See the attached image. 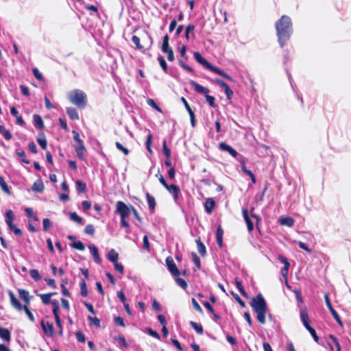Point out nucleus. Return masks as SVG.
<instances>
[{
    "label": "nucleus",
    "instance_id": "obj_1",
    "mask_svg": "<svg viewBox=\"0 0 351 351\" xmlns=\"http://www.w3.org/2000/svg\"><path fill=\"white\" fill-rule=\"evenodd\" d=\"M275 29L278 43L283 47L287 40H289L292 33V21L287 15H282L275 23Z\"/></svg>",
    "mask_w": 351,
    "mask_h": 351
},
{
    "label": "nucleus",
    "instance_id": "obj_2",
    "mask_svg": "<svg viewBox=\"0 0 351 351\" xmlns=\"http://www.w3.org/2000/svg\"><path fill=\"white\" fill-rule=\"evenodd\" d=\"M253 311L256 313V319L261 324H265L267 306L265 300L261 293L257 294L250 302Z\"/></svg>",
    "mask_w": 351,
    "mask_h": 351
},
{
    "label": "nucleus",
    "instance_id": "obj_3",
    "mask_svg": "<svg viewBox=\"0 0 351 351\" xmlns=\"http://www.w3.org/2000/svg\"><path fill=\"white\" fill-rule=\"evenodd\" d=\"M194 58L195 60L201 64L202 66H204L207 69L214 72L215 73H217L224 78L230 80V82H233L234 80L232 77L227 73L224 72L223 71L221 70L220 69L213 66L209 62H208L202 55L199 52L195 51L193 53Z\"/></svg>",
    "mask_w": 351,
    "mask_h": 351
},
{
    "label": "nucleus",
    "instance_id": "obj_4",
    "mask_svg": "<svg viewBox=\"0 0 351 351\" xmlns=\"http://www.w3.org/2000/svg\"><path fill=\"white\" fill-rule=\"evenodd\" d=\"M69 99L80 108H84L86 106V95L82 90H73L69 95Z\"/></svg>",
    "mask_w": 351,
    "mask_h": 351
},
{
    "label": "nucleus",
    "instance_id": "obj_5",
    "mask_svg": "<svg viewBox=\"0 0 351 351\" xmlns=\"http://www.w3.org/2000/svg\"><path fill=\"white\" fill-rule=\"evenodd\" d=\"M300 316L305 328L310 332L315 341L318 343L319 337L317 335L315 330L310 325V319L306 307L304 306L300 309Z\"/></svg>",
    "mask_w": 351,
    "mask_h": 351
},
{
    "label": "nucleus",
    "instance_id": "obj_6",
    "mask_svg": "<svg viewBox=\"0 0 351 351\" xmlns=\"http://www.w3.org/2000/svg\"><path fill=\"white\" fill-rule=\"evenodd\" d=\"M189 83L197 93L205 95V99L210 106L213 108H215L217 106L215 97L212 95H208L210 92V90L208 88L204 87L194 80H191Z\"/></svg>",
    "mask_w": 351,
    "mask_h": 351
},
{
    "label": "nucleus",
    "instance_id": "obj_7",
    "mask_svg": "<svg viewBox=\"0 0 351 351\" xmlns=\"http://www.w3.org/2000/svg\"><path fill=\"white\" fill-rule=\"evenodd\" d=\"M143 42L145 45H142L140 43L141 39L136 35H134L132 37V40L134 44L136 45V47L139 49L145 51V49H149L152 45V36L149 34H146L142 37Z\"/></svg>",
    "mask_w": 351,
    "mask_h": 351
},
{
    "label": "nucleus",
    "instance_id": "obj_8",
    "mask_svg": "<svg viewBox=\"0 0 351 351\" xmlns=\"http://www.w3.org/2000/svg\"><path fill=\"white\" fill-rule=\"evenodd\" d=\"M8 295L10 297L12 306L16 310L21 311L23 309H25V307L29 308V306L30 305V298L23 300L25 304L24 305H22L12 291H8Z\"/></svg>",
    "mask_w": 351,
    "mask_h": 351
},
{
    "label": "nucleus",
    "instance_id": "obj_9",
    "mask_svg": "<svg viewBox=\"0 0 351 351\" xmlns=\"http://www.w3.org/2000/svg\"><path fill=\"white\" fill-rule=\"evenodd\" d=\"M116 212L121 217L127 218L131 212V206L128 207L123 202L118 201L116 204Z\"/></svg>",
    "mask_w": 351,
    "mask_h": 351
},
{
    "label": "nucleus",
    "instance_id": "obj_10",
    "mask_svg": "<svg viewBox=\"0 0 351 351\" xmlns=\"http://www.w3.org/2000/svg\"><path fill=\"white\" fill-rule=\"evenodd\" d=\"M166 266L168 271L174 277H178L180 275V271L176 266L171 256H167L165 259Z\"/></svg>",
    "mask_w": 351,
    "mask_h": 351
},
{
    "label": "nucleus",
    "instance_id": "obj_11",
    "mask_svg": "<svg viewBox=\"0 0 351 351\" xmlns=\"http://www.w3.org/2000/svg\"><path fill=\"white\" fill-rule=\"evenodd\" d=\"M324 299H325L326 306L328 308V310L330 311V312L332 314V317L336 320L337 324L340 326L342 327L343 326V322H342V321L341 319L340 316L337 313V312L333 308L328 293H325L324 294Z\"/></svg>",
    "mask_w": 351,
    "mask_h": 351
},
{
    "label": "nucleus",
    "instance_id": "obj_12",
    "mask_svg": "<svg viewBox=\"0 0 351 351\" xmlns=\"http://www.w3.org/2000/svg\"><path fill=\"white\" fill-rule=\"evenodd\" d=\"M215 82L220 88L223 89L225 94L227 97V99L228 100H230L233 95V91L229 87V86L222 80L219 78L215 79Z\"/></svg>",
    "mask_w": 351,
    "mask_h": 351
},
{
    "label": "nucleus",
    "instance_id": "obj_13",
    "mask_svg": "<svg viewBox=\"0 0 351 351\" xmlns=\"http://www.w3.org/2000/svg\"><path fill=\"white\" fill-rule=\"evenodd\" d=\"M165 189L170 194L172 195L174 201L177 202L179 197V194L180 193V188L177 185L171 184H168L167 188Z\"/></svg>",
    "mask_w": 351,
    "mask_h": 351
},
{
    "label": "nucleus",
    "instance_id": "obj_14",
    "mask_svg": "<svg viewBox=\"0 0 351 351\" xmlns=\"http://www.w3.org/2000/svg\"><path fill=\"white\" fill-rule=\"evenodd\" d=\"M40 325L45 334L49 335L50 337L54 335V328L52 323L47 322L46 323L41 320Z\"/></svg>",
    "mask_w": 351,
    "mask_h": 351
},
{
    "label": "nucleus",
    "instance_id": "obj_15",
    "mask_svg": "<svg viewBox=\"0 0 351 351\" xmlns=\"http://www.w3.org/2000/svg\"><path fill=\"white\" fill-rule=\"evenodd\" d=\"M219 148L223 152H228L234 158H237L238 156L237 150L224 142L219 143Z\"/></svg>",
    "mask_w": 351,
    "mask_h": 351
},
{
    "label": "nucleus",
    "instance_id": "obj_16",
    "mask_svg": "<svg viewBox=\"0 0 351 351\" xmlns=\"http://www.w3.org/2000/svg\"><path fill=\"white\" fill-rule=\"evenodd\" d=\"M242 215L246 223L248 231L250 232H252V230H254V223L249 217L248 210L247 208H242Z\"/></svg>",
    "mask_w": 351,
    "mask_h": 351
},
{
    "label": "nucleus",
    "instance_id": "obj_17",
    "mask_svg": "<svg viewBox=\"0 0 351 351\" xmlns=\"http://www.w3.org/2000/svg\"><path fill=\"white\" fill-rule=\"evenodd\" d=\"M215 202L212 197H208L204 203V209L206 213L210 214L215 207Z\"/></svg>",
    "mask_w": 351,
    "mask_h": 351
},
{
    "label": "nucleus",
    "instance_id": "obj_18",
    "mask_svg": "<svg viewBox=\"0 0 351 351\" xmlns=\"http://www.w3.org/2000/svg\"><path fill=\"white\" fill-rule=\"evenodd\" d=\"M11 114L16 118V122L18 125L23 126L25 125V122L23 119L22 117L19 115V112L15 107H11L10 108Z\"/></svg>",
    "mask_w": 351,
    "mask_h": 351
},
{
    "label": "nucleus",
    "instance_id": "obj_19",
    "mask_svg": "<svg viewBox=\"0 0 351 351\" xmlns=\"http://www.w3.org/2000/svg\"><path fill=\"white\" fill-rule=\"evenodd\" d=\"M88 248L95 259V261L97 263H100L101 262V258L99 256L97 247L94 244H91L88 245Z\"/></svg>",
    "mask_w": 351,
    "mask_h": 351
},
{
    "label": "nucleus",
    "instance_id": "obj_20",
    "mask_svg": "<svg viewBox=\"0 0 351 351\" xmlns=\"http://www.w3.org/2000/svg\"><path fill=\"white\" fill-rule=\"evenodd\" d=\"M75 151L76 152V154L77 157L81 160H84V154L86 152V147L83 144L77 145V146H75Z\"/></svg>",
    "mask_w": 351,
    "mask_h": 351
},
{
    "label": "nucleus",
    "instance_id": "obj_21",
    "mask_svg": "<svg viewBox=\"0 0 351 351\" xmlns=\"http://www.w3.org/2000/svg\"><path fill=\"white\" fill-rule=\"evenodd\" d=\"M223 230L220 225L217 226V232H216V240L217 245L220 248L223 246Z\"/></svg>",
    "mask_w": 351,
    "mask_h": 351
},
{
    "label": "nucleus",
    "instance_id": "obj_22",
    "mask_svg": "<svg viewBox=\"0 0 351 351\" xmlns=\"http://www.w3.org/2000/svg\"><path fill=\"white\" fill-rule=\"evenodd\" d=\"M147 202L149 206V210L153 212L155 210L156 202L154 196L149 194L148 192L145 194Z\"/></svg>",
    "mask_w": 351,
    "mask_h": 351
},
{
    "label": "nucleus",
    "instance_id": "obj_23",
    "mask_svg": "<svg viewBox=\"0 0 351 351\" xmlns=\"http://www.w3.org/2000/svg\"><path fill=\"white\" fill-rule=\"evenodd\" d=\"M234 281H235L236 287L238 289V290L239 291V292L241 293V294L244 298H248L249 295H248L247 293L245 291V289L243 288V284H242V281L238 277H236L234 278Z\"/></svg>",
    "mask_w": 351,
    "mask_h": 351
},
{
    "label": "nucleus",
    "instance_id": "obj_24",
    "mask_svg": "<svg viewBox=\"0 0 351 351\" xmlns=\"http://www.w3.org/2000/svg\"><path fill=\"white\" fill-rule=\"evenodd\" d=\"M34 125L36 128L43 130L45 128L44 122L41 117L38 114H34L33 116Z\"/></svg>",
    "mask_w": 351,
    "mask_h": 351
},
{
    "label": "nucleus",
    "instance_id": "obj_25",
    "mask_svg": "<svg viewBox=\"0 0 351 351\" xmlns=\"http://www.w3.org/2000/svg\"><path fill=\"white\" fill-rule=\"evenodd\" d=\"M66 112L69 117L71 120H78L79 114L77 110L73 107H67L66 108Z\"/></svg>",
    "mask_w": 351,
    "mask_h": 351
},
{
    "label": "nucleus",
    "instance_id": "obj_26",
    "mask_svg": "<svg viewBox=\"0 0 351 351\" xmlns=\"http://www.w3.org/2000/svg\"><path fill=\"white\" fill-rule=\"evenodd\" d=\"M37 142L43 149L45 150L47 149V141L45 135L43 132H40L38 134Z\"/></svg>",
    "mask_w": 351,
    "mask_h": 351
},
{
    "label": "nucleus",
    "instance_id": "obj_27",
    "mask_svg": "<svg viewBox=\"0 0 351 351\" xmlns=\"http://www.w3.org/2000/svg\"><path fill=\"white\" fill-rule=\"evenodd\" d=\"M5 222L8 227H11L12 226L13 221L14 220V215L12 210H7L5 213Z\"/></svg>",
    "mask_w": 351,
    "mask_h": 351
},
{
    "label": "nucleus",
    "instance_id": "obj_28",
    "mask_svg": "<svg viewBox=\"0 0 351 351\" xmlns=\"http://www.w3.org/2000/svg\"><path fill=\"white\" fill-rule=\"evenodd\" d=\"M195 242L197 244V250H198L199 253L200 254V255L202 257L205 256L206 254V249L204 244L201 241L200 238L199 237L198 239H197L195 240Z\"/></svg>",
    "mask_w": 351,
    "mask_h": 351
},
{
    "label": "nucleus",
    "instance_id": "obj_29",
    "mask_svg": "<svg viewBox=\"0 0 351 351\" xmlns=\"http://www.w3.org/2000/svg\"><path fill=\"white\" fill-rule=\"evenodd\" d=\"M44 188L43 181L40 179H38L33 184L32 189L35 192L43 193Z\"/></svg>",
    "mask_w": 351,
    "mask_h": 351
},
{
    "label": "nucleus",
    "instance_id": "obj_30",
    "mask_svg": "<svg viewBox=\"0 0 351 351\" xmlns=\"http://www.w3.org/2000/svg\"><path fill=\"white\" fill-rule=\"evenodd\" d=\"M0 337L6 341H10L11 339V334L8 329L0 327Z\"/></svg>",
    "mask_w": 351,
    "mask_h": 351
},
{
    "label": "nucleus",
    "instance_id": "obj_31",
    "mask_svg": "<svg viewBox=\"0 0 351 351\" xmlns=\"http://www.w3.org/2000/svg\"><path fill=\"white\" fill-rule=\"evenodd\" d=\"M42 300V302L47 305L51 302V298L53 295V293H40L38 295Z\"/></svg>",
    "mask_w": 351,
    "mask_h": 351
},
{
    "label": "nucleus",
    "instance_id": "obj_32",
    "mask_svg": "<svg viewBox=\"0 0 351 351\" xmlns=\"http://www.w3.org/2000/svg\"><path fill=\"white\" fill-rule=\"evenodd\" d=\"M76 190L78 193H84L87 191L86 184L82 180H77L76 182Z\"/></svg>",
    "mask_w": 351,
    "mask_h": 351
},
{
    "label": "nucleus",
    "instance_id": "obj_33",
    "mask_svg": "<svg viewBox=\"0 0 351 351\" xmlns=\"http://www.w3.org/2000/svg\"><path fill=\"white\" fill-rule=\"evenodd\" d=\"M108 258L114 264L118 262L119 254L114 249H112L108 254Z\"/></svg>",
    "mask_w": 351,
    "mask_h": 351
},
{
    "label": "nucleus",
    "instance_id": "obj_34",
    "mask_svg": "<svg viewBox=\"0 0 351 351\" xmlns=\"http://www.w3.org/2000/svg\"><path fill=\"white\" fill-rule=\"evenodd\" d=\"M281 225L292 227L294 225V219L291 217H283L280 219Z\"/></svg>",
    "mask_w": 351,
    "mask_h": 351
},
{
    "label": "nucleus",
    "instance_id": "obj_35",
    "mask_svg": "<svg viewBox=\"0 0 351 351\" xmlns=\"http://www.w3.org/2000/svg\"><path fill=\"white\" fill-rule=\"evenodd\" d=\"M0 186L1 189L8 195L12 194L10 188L2 176H0Z\"/></svg>",
    "mask_w": 351,
    "mask_h": 351
},
{
    "label": "nucleus",
    "instance_id": "obj_36",
    "mask_svg": "<svg viewBox=\"0 0 351 351\" xmlns=\"http://www.w3.org/2000/svg\"><path fill=\"white\" fill-rule=\"evenodd\" d=\"M169 36L166 34L162 39V43L161 46V50L162 52H165L170 49H171L169 45Z\"/></svg>",
    "mask_w": 351,
    "mask_h": 351
},
{
    "label": "nucleus",
    "instance_id": "obj_37",
    "mask_svg": "<svg viewBox=\"0 0 351 351\" xmlns=\"http://www.w3.org/2000/svg\"><path fill=\"white\" fill-rule=\"evenodd\" d=\"M0 134H1L6 140H10L12 137L10 132L5 129L2 125H0Z\"/></svg>",
    "mask_w": 351,
    "mask_h": 351
},
{
    "label": "nucleus",
    "instance_id": "obj_38",
    "mask_svg": "<svg viewBox=\"0 0 351 351\" xmlns=\"http://www.w3.org/2000/svg\"><path fill=\"white\" fill-rule=\"evenodd\" d=\"M69 218H70L71 220L76 222L78 224H82L83 223V219H82V217H80L75 212L71 213Z\"/></svg>",
    "mask_w": 351,
    "mask_h": 351
},
{
    "label": "nucleus",
    "instance_id": "obj_39",
    "mask_svg": "<svg viewBox=\"0 0 351 351\" xmlns=\"http://www.w3.org/2000/svg\"><path fill=\"white\" fill-rule=\"evenodd\" d=\"M18 293H19V296L20 299L22 300H27V299L31 298L29 295V291L25 289H19Z\"/></svg>",
    "mask_w": 351,
    "mask_h": 351
},
{
    "label": "nucleus",
    "instance_id": "obj_40",
    "mask_svg": "<svg viewBox=\"0 0 351 351\" xmlns=\"http://www.w3.org/2000/svg\"><path fill=\"white\" fill-rule=\"evenodd\" d=\"M190 325L192 328L199 334L202 335L204 332V329L201 324H199L193 321L190 322Z\"/></svg>",
    "mask_w": 351,
    "mask_h": 351
},
{
    "label": "nucleus",
    "instance_id": "obj_41",
    "mask_svg": "<svg viewBox=\"0 0 351 351\" xmlns=\"http://www.w3.org/2000/svg\"><path fill=\"white\" fill-rule=\"evenodd\" d=\"M80 287L81 295L83 297H86L88 295V290L86 288V283L84 280L80 282Z\"/></svg>",
    "mask_w": 351,
    "mask_h": 351
},
{
    "label": "nucleus",
    "instance_id": "obj_42",
    "mask_svg": "<svg viewBox=\"0 0 351 351\" xmlns=\"http://www.w3.org/2000/svg\"><path fill=\"white\" fill-rule=\"evenodd\" d=\"M175 281L176 284L183 289H186L188 287L186 280L183 278H180L179 276L176 277Z\"/></svg>",
    "mask_w": 351,
    "mask_h": 351
},
{
    "label": "nucleus",
    "instance_id": "obj_43",
    "mask_svg": "<svg viewBox=\"0 0 351 351\" xmlns=\"http://www.w3.org/2000/svg\"><path fill=\"white\" fill-rule=\"evenodd\" d=\"M71 246L76 250L84 251L85 250V246L81 241H77L73 242L71 244Z\"/></svg>",
    "mask_w": 351,
    "mask_h": 351
},
{
    "label": "nucleus",
    "instance_id": "obj_44",
    "mask_svg": "<svg viewBox=\"0 0 351 351\" xmlns=\"http://www.w3.org/2000/svg\"><path fill=\"white\" fill-rule=\"evenodd\" d=\"M158 61L162 68V69L165 72V73H167L168 71V66H167V64L166 63V61L165 60V58L161 56H159L158 57Z\"/></svg>",
    "mask_w": 351,
    "mask_h": 351
},
{
    "label": "nucleus",
    "instance_id": "obj_45",
    "mask_svg": "<svg viewBox=\"0 0 351 351\" xmlns=\"http://www.w3.org/2000/svg\"><path fill=\"white\" fill-rule=\"evenodd\" d=\"M289 267H287V266H286V267H283L281 269V270H280L281 274H282V276H283V278L285 279V285H287V287H289V285L288 284V271H289Z\"/></svg>",
    "mask_w": 351,
    "mask_h": 351
},
{
    "label": "nucleus",
    "instance_id": "obj_46",
    "mask_svg": "<svg viewBox=\"0 0 351 351\" xmlns=\"http://www.w3.org/2000/svg\"><path fill=\"white\" fill-rule=\"evenodd\" d=\"M31 277L36 281H38L41 279L39 271L37 269H33L29 271Z\"/></svg>",
    "mask_w": 351,
    "mask_h": 351
},
{
    "label": "nucleus",
    "instance_id": "obj_47",
    "mask_svg": "<svg viewBox=\"0 0 351 351\" xmlns=\"http://www.w3.org/2000/svg\"><path fill=\"white\" fill-rule=\"evenodd\" d=\"M118 341L119 346L122 348H128V345L123 335H119L114 338Z\"/></svg>",
    "mask_w": 351,
    "mask_h": 351
},
{
    "label": "nucleus",
    "instance_id": "obj_48",
    "mask_svg": "<svg viewBox=\"0 0 351 351\" xmlns=\"http://www.w3.org/2000/svg\"><path fill=\"white\" fill-rule=\"evenodd\" d=\"M116 147L117 149H119L120 152H122L125 156H127L129 154L130 151L128 148L125 147L121 143L116 142L115 143Z\"/></svg>",
    "mask_w": 351,
    "mask_h": 351
},
{
    "label": "nucleus",
    "instance_id": "obj_49",
    "mask_svg": "<svg viewBox=\"0 0 351 351\" xmlns=\"http://www.w3.org/2000/svg\"><path fill=\"white\" fill-rule=\"evenodd\" d=\"M231 294L233 296V298L235 299V300L239 304V305L242 308H245L246 304H245V302L241 300V298H240V296L237 293L232 291Z\"/></svg>",
    "mask_w": 351,
    "mask_h": 351
},
{
    "label": "nucleus",
    "instance_id": "obj_50",
    "mask_svg": "<svg viewBox=\"0 0 351 351\" xmlns=\"http://www.w3.org/2000/svg\"><path fill=\"white\" fill-rule=\"evenodd\" d=\"M162 152L165 158L171 157V149L167 145V141L165 140L162 142Z\"/></svg>",
    "mask_w": 351,
    "mask_h": 351
},
{
    "label": "nucleus",
    "instance_id": "obj_51",
    "mask_svg": "<svg viewBox=\"0 0 351 351\" xmlns=\"http://www.w3.org/2000/svg\"><path fill=\"white\" fill-rule=\"evenodd\" d=\"M192 258L194 264L196 265V267L200 269H201V261L199 257L195 253L192 252Z\"/></svg>",
    "mask_w": 351,
    "mask_h": 351
},
{
    "label": "nucleus",
    "instance_id": "obj_52",
    "mask_svg": "<svg viewBox=\"0 0 351 351\" xmlns=\"http://www.w3.org/2000/svg\"><path fill=\"white\" fill-rule=\"evenodd\" d=\"M152 135L151 133H149L147 135V139H146V147H147V151L149 153L152 152Z\"/></svg>",
    "mask_w": 351,
    "mask_h": 351
},
{
    "label": "nucleus",
    "instance_id": "obj_53",
    "mask_svg": "<svg viewBox=\"0 0 351 351\" xmlns=\"http://www.w3.org/2000/svg\"><path fill=\"white\" fill-rule=\"evenodd\" d=\"M191 303H192L193 307L194 308V309L195 311H197V312H199L201 314L203 313V310H202V307L200 306V305L198 304V302L194 298H193L191 299Z\"/></svg>",
    "mask_w": 351,
    "mask_h": 351
},
{
    "label": "nucleus",
    "instance_id": "obj_54",
    "mask_svg": "<svg viewBox=\"0 0 351 351\" xmlns=\"http://www.w3.org/2000/svg\"><path fill=\"white\" fill-rule=\"evenodd\" d=\"M121 226L126 230V232H130V226L126 220V218L121 217Z\"/></svg>",
    "mask_w": 351,
    "mask_h": 351
},
{
    "label": "nucleus",
    "instance_id": "obj_55",
    "mask_svg": "<svg viewBox=\"0 0 351 351\" xmlns=\"http://www.w3.org/2000/svg\"><path fill=\"white\" fill-rule=\"evenodd\" d=\"M84 232L86 234L93 236L95 234V228L92 224H88L84 229Z\"/></svg>",
    "mask_w": 351,
    "mask_h": 351
},
{
    "label": "nucleus",
    "instance_id": "obj_56",
    "mask_svg": "<svg viewBox=\"0 0 351 351\" xmlns=\"http://www.w3.org/2000/svg\"><path fill=\"white\" fill-rule=\"evenodd\" d=\"M75 337L79 342L84 343L86 341V337H85L84 334L80 330H77L75 332Z\"/></svg>",
    "mask_w": 351,
    "mask_h": 351
},
{
    "label": "nucleus",
    "instance_id": "obj_57",
    "mask_svg": "<svg viewBox=\"0 0 351 351\" xmlns=\"http://www.w3.org/2000/svg\"><path fill=\"white\" fill-rule=\"evenodd\" d=\"M88 319L90 321L91 324L95 326L97 328H99L101 326L100 320L97 317H93L91 316H88Z\"/></svg>",
    "mask_w": 351,
    "mask_h": 351
},
{
    "label": "nucleus",
    "instance_id": "obj_58",
    "mask_svg": "<svg viewBox=\"0 0 351 351\" xmlns=\"http://www.w3.org/2000/svg\"><path fill=\"white\" fill-rule=\"evenodd\" d=\"M32 71H33L34 75L38 80H39V81L44 80V77H43L42 73L38 71V69L37 68H34Z\"/></svg>",
    "mask_w": 351,
    "mask_h": 351
},
{
    "label": "nucleus",
    "instance_id": "obj_59",
    "mask_svg": "<svg viewBox=\"0 0 351 351\" xmlns=\"http://www.w3.org/2000/svg\"><path fill=\"white\" fill-rule=\"evenodd\" d=\"M114 321L117 326L125 327L124 320L122 317L114 316Z\"/></svg>",
    "mask_w": 351,
    "mask_h": 351
},
{
    "label": "nucleus",
    "instance_id": "obj_60",
    "mask_svg": "<svg viewBox=\"0 0 351 351\" xmlns=\"http://www.w3.org/2000/svg\"><path fill=\"white\" fill-rule=\"evenodd\" d=\"M278 261H279L281 263L284 264V267H286V266H287V267H290V263H289V262L288 261V259H287L285 256H282V255H279V256H278Z\"/></svg>",
    "mask_w": 351,
    "mask_h": 351
},
{
    "label": "nucleus",
    "instance_id": "obj_61",
    "mask_svg": "<svg viewBox=\"0 0 351 351\" xmlns=\"http://www.w3.org/2000/svg\"><path fill=\"white\" fill-rule=\"evenodd\" d=\"M147 332L151 335L152 337L157 339H160V335L155 330H154L153 329H152L151 328H147Z\"/></svg>",
    "mask_w": 351,
    "mask_h": 351
},
{
    "label": "nucleus",
    "instance_id": "obj_62",
    "mask_svg": "<svg viewBox=\"0 0 351 351\" xmlns=\"http://www.w3.org/2000/svg\"><path fill=\"white\" fill-rule=\"evenodd\" d=\"M25 212L28 217H32L34 220L38 221V219L34 215V212L32 208H26Z\"/></svg>",
    "mask_w": 351,
    "mask_h": 351
},
{
    "label": "nucleus",
    "instance_id": "obj_63",
    "mask_svg": "<svg viewBox=\"0 0 351 351\" xmlns=\"http://www.w3.org/2000/svg\"><path fill=\"white\" fill-rule=\"evenodd\" d=\"M9 229L14 232V233L18 236V237H21L22 235V231L21 229L18 228L16 227V226L14 224H13L12 226H11V227H8Z\"/></svg>",
    "mask_w": 351,
    "mask_h": 351
},
{
    "label": "nucleus",
    "instance_id": "obj_64",
    "mask_svg": "<svg viewBox=\"0 0 351 351\" xmlns=\"http://www.w3.org/2000/svg\"><path fill=\"white\" fill-rule=\"evenodd\" d=\"M43 225L44 231H47L51 226L49 219H48V218L43 219Z\"/></svg>",
    "mask_w": 351,
    "mask_h": 351
}]
</instances>
